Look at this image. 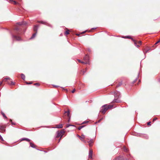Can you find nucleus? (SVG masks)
I'll return each instance as SVG.
<instances>
[{
    "label": "nucleus",
    "instance_id": "ea45409f",
    "mask_svg": "<svg viewBox=\"0 0 160 160\" xmlns=\"http://www.w3.org/2000/svg\"><path fill=\"white\" fill-rule=\"evenodd\" d=\"M75 89H73V90L72 91V93H74V92H75Z\"/></svg>",
    "mask_w": 160,
    "mask_h": 160
},
{
    "label": "nucleus",
    "instance_id": "4d7b16f0",
    "mask_svg": "<svg viewBox=\"0 0 160 160\" xmlns=\"http://www.w3.org/2000/svg\"><path fill=\"white\" fill-rule=\"evenodd\" d=\"M159 82H160V78L159 79Z\"/></svg>",
    "mask_w": 160,
    "mask_h": 160
},
{
    "label": "nucleus",
    "instance_id": "4be33fe9",
    "mask_svg": "<svg viewBox=\"0 0 160 160\" xmlns=\"http://www.w3.org/2000/svg\"><path fill=\"white\" fill-rule=\"evenodd\" d=\"M65 113H67V116L69 117H70V111L69 110H68L67 111H65Z\"/></svg>",
    "mask_w": 160,
    "mask_h": 160
},
{
    "label": "nucleus",
    "instance_id": "423d86ee",
    "mask_svg": "<svg viewBox=\"0 0 160 160\" xmlns=\"http://www.w3.org/2000/svg\"><path fill=\"white\" fill-rule=\"evenodd\" d=\"M12 37L13 38H15L17 41H19L21 40L19 36L12 35Z\"/></svg>",
    "mask_w": 160,
    "mask_h": 160
},
{
    "label": "nucleus",
    "instance_id": "79ce46f5",
    "mask_svg": "<svg viewBox=\"0 0 160 160\" xmlns=\"http://www.w3.org/2000/svg\"><path fill=\"white\" fill-rule=\"evenodd\" d=\"M138 44H142V42H141V41H138Z\"/></svg>",
    "mask_w": 160,
    "mask_h": 160
},
{
    "label": "nucleus",
    "instance_id": "c756f323",
    "mask_svg": "<svg viewBox=\"0 0 160 160\" xmlns=\"http://www.w3.org/2000/svg\"><path fill=\"white\" fill-rule=\"evenodd\" d=\"M123 150L124 151L126 152H127L128 151V149L126 148L125 147H124L123 148Z\"/></svg>",
    "mask_w": 160,
    "mask_h": 160
},
{
    "label": "nucleus",
    "instance_id": "2f4dec72",
    "mask_svg": "<svg viewBox=\"0 0 160 160\" xmlns=\"http://www.w3.org/2000/svg\"><path fill=\"white\" fill-rule=\"evenodd\" d=\"M61 134L65 132V131L63 130H62L60 132Z\"/></svg>",
    "mask_w": 160,
    "mask_h": 160
},
{
    "label": "nucleus",
    "instance_id": "7ed1b4c3",
    "mask_svg": "<svg viewBox=\"0 0 160 160\" xmlns=\"http://www.w3.org/2000/svg\"><path fill=\"white\" fill-rule=\"evenodd\" d=\"M83 59L85 62H88V63H89V58L88 56L87 55H86L84 57Z\"/></svg>",
    "mask_w": 160,
    "mask_h": 160
},
{
    "label": "nucleus",
    "instance_id": "c85d7f7f",
    "mask_svg": "<svg viewBox=\"0 0 160 160\" xmlns=\"http://www.w3.org/2000/svg\"><path fill=\"white\" fill-rule=\"evenodd\" d=\"M149 49H147L145 50V52H144V53L145 54L146 53L148 52L149 50Z\"/></svg>",
    "mask_w": 160,
    "mask_h": 160
},
{
    "label": "nucleus",
    "instance_id": "72a5a7b5",
    "mask_svg": "<svg viewBox=\"0 0 160 160\" xmlns=\"http://www.w3.org/2000/svg\"><path fill=\"white\" fill-rule=\"evenodd\" d=\"M26 83H27V84H32V82H26Z\"/></svg>",
    "mask_w": 160,
    "mask_h": 160
},
{
    "label": "nucleus",
    "instance_id": "052dcab7",
    "mask_svg": "<svg viewBox=\"0 0 160 160\" xmlns=\"http://www.w3.org/2000/svg\"><path fill=\"white\" fill-rule=\"evenodd\" d=\"M37 149L38 150H39V149Z\"/></svg>",
    "mask_w": 160,
    "mask_h": 160
},
{
    "label": "nucleus",
    "instance_id": "8fccbe9b",
    "mask_svg": "<svg viewBox=\"0 0 160 160\" xmlns=\"http://www.w3.org/2000/svg\"><path fill=\"white\" fill-rule=\"evenodd\" d=\"M69 119L68 120V122H69V121H70V117H69Z\"/></svg>",
    "mask_w": 160,
    "mask_h": 160
},
{
    "label": "nucleus",
    "instance_id": "39448f33",
    "mask_svg": "<svg viewBox=\"0 0 160 160\" xmlns=\"http://www.w3.org/2000/svg\"><path fill=\"white\" fill-rule=\"evenodd\" d=\"M5 131V128L2 126H0V132H1L4 133Z\"/></svg>",
    "mask_w": 160,
    "mask_h": 160
},
{
    "label": "nucleus",
    "instance_id": "e433bc0d",
    "mask_svg": "<svg viewBox=\"0 0 160 160\" xmlns=\"http://www.w3.org/2000/svg\"><path fill=\"white\" fill-rule=\"evenodd\" d=\"M0 138L1 139V141H4L2 137L0 135Z\"/></svg>",
    "mask_w": 160,
    "mask_h": 160
},
{
    "label": "nucleus",
    "instance_id": "13d9d810",
    "mask_svg": "<svg viewBox=\"0 0 160 160\" xmlns=\"http://www.w3.org/2000/svg\"><path fill=\"white\" fill-rule=\"evenodd\" d=\"M96 28H92V29H95Z\"/></svg>",
    "mask_w": 160,
    "mask_h": 160
},
{
    "label": "nucleus",
    "instance_id": "cd10ccee",
    "mask_svg": "<svg viewBox=\"0 0 160 160\" xmlns=\"http://www.w3.org/2000/svg\"><path fill=\"white\" fill-rule=\"evenodd\" d=\"M139 77V74H138V77L137 78H136L132 82V83H134L136 82V81L138 79V77Z\"/></svg>",
    "mask_w": 160,
    "mask_h": 160
},
{
    "label": "nucleus",
    "instance_id": "864d4df0",
    "mask_svg": "<svg viewBox=\"0 0 160 160\" xmlns=\"http://www.w3.org/2000/svg\"><path fill=\"white\" fill-rule=\"evenodd\" d=\"M15 34H16V35H18L19 34L18 33H15Z\"/></svg>",
    "mask_w": 160,
    "mask_h": 160
},
{
    "label": "nucleus",
    "instance_id": "49530a36",
    "mask_svg": "<svg viewBox=\"0 0 160 160\" xmlns=\"http://www.w3.org/2000/svg\"><path fill=\"white\" fill-rule=\"evenodd\" d=\"M160 42V40L159 41H158V42H157L156 43H155V44H157V43H158L159 42Z\"/></svg>",
    "mask_w": 160,
    "mask_h": 160
},
{
    "label": "nucleus",
    "instance_id": "a18cd8bd",
    "mask_svg": "<svg viewBox=\"0 0 160 160\" xmlns=\"http://www.w3.org/2000/svg\"><path fill=\"white\" fill-rule=\"evenodd\" d=\"M134 42V45L136 46L137 45L136 42L134 40V42Z\"/></svg>",
    "mask_w": 160,
    "mask_h": 160
},
{
    "label": "nucleus",
    "instance_id": "c03bdc74",
    "mask_svg": "<svg viewBox=\"0 0 160 160\" xmlns=\"http://www.w3.org/2000/svg\"><path fill=\"white\" fill-rule=\"evenodd\" d=\"M53 86L54 87H56V88L59 87V86H57V85H53Z\"/></svg>",
    "mask_w": 160,
    "mask_h": 160
},
{
    "label": "nucleus",
    "instance_id": "a878e982",
    "mask_svg": "<svg viewBox=\"0 0 160 160\" xmlns=\"http://www.w3.org/2000/svg\"><path fill=\"white\" fill-rule=\"evenodd\" d=\"M69 34V31L68 30L67 31H66L65 32V33H64V34L65 35H68Z\"/></svg>",
    "mask_w": 160,
    "mask_h": 160
},
{
    "label": "nucleus",
    "instance_id": "412c9836",
    "mask_svg": "<svg viewBox=\"0 0 160 160\" xmlns=\"http://www.w3.org/2000/svg\"><path fill=\"white\" fill-rule=\"evenodd\" d=\"M37 33V32H35L34 33L32 36L31 37V38H30V39H32L34 38L36 36V34Z\"/></svg>",
    "mask_w": 160,
    "mask_h": 160
},
{
    "label": "nucleus",
    "instance_id": "f8f14e48",
    "mask_svg": "<svg viewBox=\"0 0 160 160\" xmlns=\"http://www.w3.org/2000/svg\"><path fill=\"white\" fill-rule=\"evenodd\" d=\"M23 140H26L28 142H30L31 141V140L28 138H22L21 141H23Z\"/></svg>",
    "mask_w": 160,
    "mask_h": 160
},
{
    "label": "nucleus",
    "instance_id": "5701e85b",
    "mask_svg": "<svg viewBox=\"0 0 160 160\" xmlns=\"http://www.w3.org/2000/svg\"><path fill=\"white\" fill-rule=\"evenodd\" d=\"M85 126V125H82L80 126L78 128V129L79 130H80L81 129H82Z\"/></svg>",
    "mask_w": 160,
    "mask_h": 160
},
{
    "label": "nucleus",
    "instance_id": "bb28decb",
    "mask_svg": "<svg viewBox=\"0 0 160 160\" xmlns=\"http://www.w3.org/2000/svg\"><path fill=\"white\" fill-rule=\"evenodd\" d=\"M81 63H83V64H89V63H88V62H85L84 61V62H83V61H82V62H81Z\"/></svg>",
    "mask_w": 160,
    "mask_h": 160
},
{
    "label": "nucleus",
    "instance_id": "f03ea898",
    "mask_svg": "<svg viewBox=\"0 0 160 160\" xmlns=\"http://www.w3.org/2000/svg\"><path fill=\"white\" fill-rule=\"evenodd\" d=\"M113 106L111 105L105 104L102 107L100 111L103 113H105L108 109L111 108Z\"/></svg>",
    "mask_w": 160,
    "mask_h": 160
},
{
    "label": "nucleus",
    "instance_id": "473e14b6",
    "mask_svg": "<svg viewBox=\"0 0 160 160\" xmlns=\"http://www.w3.org/2000/svg\"><path fill=\"white\" fill-rule=\"evenodd\" d=\"M88 122V121H84L83 122H82V124H84L87 123Z\"/></svg>",
    "mask_w": 160,
    "mask_h": 160
},
{
    "label": "nucleus",
    "instance_id": "a19ab883",
    "mask_svg": "<svg viewBox=\"0 0 160 160\" xmlns=\"http://www.w3.org/2000/svg\"><path fill=\"white\" fill-rule=\"evenodd\" d=\"M150 123H151V122H148V123H147L148 125H151Z\"/></svg>",
    "mask_w": 160,
    "mask_h": 160
},
{
    "label": "nucleus",
    "instance_id": "6e6d98bb",
    "mask_svg": "<svg viewBox=\"0 0 160 160\" xmlns=\"http://www.w3.org/2000/svg\"><path fill=\"white\" fill-rule=\"evenodd\" d=\"M83 72V74H84V72Z\"/></svg>",
    "mask_w": 160,
    "mask_h": 160
},
{
    "label": "nucleus",
    "instance_id": "603ef678",
    "mask_svg": "<svg viewBox=\"0 0 160 160\" xmlns=\"http://www.w3.org/2000/svg\"><path fill=\"white\" fill-rule=\"evenodd\" d=\"M60 140H61V138H60L59 139V140H58V142H59L60 141Z\"/></svg>",
    "mask_w": 160,
    "mask_h": 160
},
{
    "label": "nucleus",
    "instance_id": "58836bf2",
    "mask_svg": "<svg viewBox=\"0 0 160 160\" xmlns=\"http://www.w3.org/2000/svg\"><path fill=\"white\" fill-rule=\"evenodd\" d=\"M15 30H16V31H18L19 30V29L18 28H16L15 29Z\"/></svg>",
    "mask_w": 160,
    "mask_h": 160
},
{
    "label": "nucleus",
    "instance_id": "680f3d73",
    "mask_svg": "<svg viewBox=\"0 0 160 160\" xmlns=\"http://www.w3.org/2000/svg\"><path fill=\"white\" fill-rule=\"evenodd\" d=\"M139 82H140V80H139Z\"/></svg>",
    "mask_w": 160,
    "mask_h": 160
},
{
    "label": "nucleus",
    "instance_id": "aec40b11",
    "mask_svg": "<svg viewBox=\"0 0 160 160\" xmlns=\"http://www.w3.org/2000/svg\"><path fill=\"white\" fill-rule=\"evenodd\" d=\"M11 79L8 77H6L4 79H3V81H6V80H10Z\"/></svg>",
    "mask_w": 160,
    "mask_h": 160
},
{
    "label": "nucleus",
    "instance_id": "c9c22d12",
    "mask_svg": "<svg viewBox=\"0 0 160 160\" xmlns=\"http://www.w3.org/2000/svg\"><path fill=\"white\" fill-rule=\"evenodd\" d=\"M34 85H37V86H39L40 85L38 83H35L34 84Z\"/></svg>",
    "mask_w": 160,
    "mask_h": 160
},
{
    "label": "nucleus",
    "instance_id": "2eb2a0df",
    "mask_svg": "<svg viewBox=\"0 0 160 160\" xmlns=\"http://www.w3.org/2000/svg\"><path fill=\"white\" fill-rule=\"evenodd\" d=\"M61 133L59 132V131H58L57 132V136H56L57 138H58L60 136H61Z\"/></svg>",
    "mask_w": 160,
    "mask_h": 160
},
{
    "label": "nucleus",
    "instance_id": "0eeeda50",
    "mask_svg": "<svg viewBox=\"0 0 160 160\" xmlns=\"http://www.w3.org/2000/svg\"><path fill=\"white\" fill-rule=\"evenodd\" d=\"M93 152L91 150H90L89 151L88 157L89 158H92Z\"/></svg>",
    "mask_w": 160,
    "mask_h": 160
},
{
    "label": "nucleus",
    "instance_id": "9d476101",
    "mask_svg": "<svg viewBox=\"0 0 160 160\" xmlns=\"http://www.w3.org/2000/svg\"><path fill=\"white\" fill-rule=\"evenodd\" d=\"M140 136L146 139L148 138V137L147 135L145 134H141L140 135Z\"/></svg>",
    "mask_w": 160,
    "mask_h": 160
},
{
    "label": "nucleus",
    "instance_id": "f3484780",
    "mask_svg": "<svg viewBox=\"0 0 160 160\" xmlns=\"http://www.w3.org/2000/svg\"><path fill=\"white\" fill-rule=\"evenodd\" d=\"M30 147L32 148H35V147L36 146L35 144L31 142H30Z\"/></svg>",
    "mask_w": 160,
    "mask_h": 160
},
{
    "label": "nucleus",
    "instance_id": "de8ad7c7",
    "mask_svg": "<svg viewBox=\"0 0 160 160\" xmlns=\"http://www.w3.org/2000/svg\"><path fill=\"white\" fill-rule=\"evenodd\" d=\"M78 61L79 62L81 63V62H82V61H81L80 60L78 59Z\"/></svg>",
    "mask_w": 160,
    "mask_h": 160
},
{
    "label": "nucleus",
    "instance_id": "9b49d317",
    "mask_svg": "<svg viewBox=\"0 0 160 160\" xmlns=\"http://www.w3.org/2000/svg\"><path fill=\"white\" fill-rule=\"evenodd\" d=\"M55 128H62V124L57 125Z\"/></svg>",
    "mask_w": 160,
    "mask_h": 160
},
{
    "label": "nucleus",
    "instance_id": "7c9ffc66",
    "mask_svg": "<svg viewBox=\"0 0 160 160\" xmlns=\"http://www.w3.org/2000/svg\"><path fill=\"white\" fill-rule=\"evenodd\" d=\"M70 126H74V125H72V124H68V125H67L66 127L67 128H68V127H69Z\"/></svg>",
    "mask_w": 160,
    "mask_h": 160
},
{
    "label": "nucleus",
    "instance_id": "f257e3e1",
    "mask_svg": "<svg viewBox=\"0 0 160 160\" xmlns=\"http://www.w3.org/2000/svg\"><path fill=\"white\" fill-rule=\"evenodd\" d=\"M114 96L115 97V99L113 101V102H117L119 103L121 101L119 98L120 97V92L118 91H116L114 93Z\"/></svg>",
    "mask_w": 160,
    "mask_h": 160
},
{
    "label": "nucleus",
    "instance_id": "6ab92c4d",
    "mask_svg": "<svg viewBox=\"0 0 160 160\" xmlns=\"http://www.w3.org/2000/svg\"><path fill=\"white\" fill-rule=\"evenodd\" d=\"M21 77L22 80H25V77L24 75L22 73L21 75Z\"/></svg>",
    "mask_w": 160,
    "mask_h": 160
},
{
    "label": "nucleus",
    "instance_id": "6e6552de",
    "mask_svg": "<svg viewBox=\"0 0 160 160\" xmlns=\"http://www.w3.org/2000/svg\"><path fill=\"white\" fill-rule=\"evenodd\" d=\"M114 160H124V159L122 157L119 156L117 158L114 159Z\"/></svg>",
    "mask_w": 160,
    "mask_h": 160
},
{
    "label": "nucleus",
    "instance_id": "3c124183",
    "mask_svg": "<svg viewBox=\"0 0 160 160\" xmlns=\"http://www.w3.org/2000/svg\"><path fill=\"white\" fill-rule=\"evenodd\" d=\"M2 83V82H0V86H1Z\"/></svg>",
    "mask_w": 160,
    "mask_h": 160
},
{
    "label": "nucleus",
    "instance_id": "4c0bfd02",
    "mask_svg": "<svg viewBox=\"0 0 160 160\" xmlns=\"http://www.w3.org/2000/svg\"><path fill=\"white\" fill-rule=\"evenodd\" d=\"M10 121L12 122L11 123L12 125H15V123L12 122L11 119H10Z\"/></svg>",
    "mask_w": 160,
    "mask_h": 160
},
{
    "label": "nucleus",
    "instance_id": "20e7f679",
    "mask_svg": "<svg viewBox=\"0 0 160 160\" xmlns=\"http://www.w3.org/2000/svg\"><path fill=\"white\" fill-rule=\"evenodd\" d=\"M38 22L39 23H42V24H45L47 26H49L50 27L51 26L49 24L47 23V22L45 21H38Z\"/></svg>",
    "mask_w": 160,
    "mask_h": 160
},
{
    "label": "nucleus",
    "instance_id": "09e8293b",
    "mask_svg": "<svg viewBox=\"0 0 160 160\" xmlns=\"http://www.w3.org/2000/svg\"><path fill=\"white\" fill-rule=\"evenodd\" d=\"M136 46V47H138H138H139V45H137Z\"/></svg>",
    "mask_w": 160,
    "mask_h": 160
},
{
    "label": "nucleus",
    "instance_id": "ddd939ff",
    "mask_svg": "<svg viewBox=\"0 0 160 160\" xmlns=\"http://www.w3.org/2000/svg\"><path fill=\"white\" fill-rule=\"evenodd\" d=\"M88 142H89V147H91L92 146V143H93V142L92 140H91L89 141H88Z\"/></svg>",
    "mask_w": 160,
    "mask_h": 160
},
{
    "label": "nucleus",
    "instance_id": "a211bd4d",
    "mask_svg": "<svg viewBox=\"0 0 160 160\" xmlns=\"http://www.w3.org/2000/svg\"><path fill=\"white\" fill-rule=\"evenodd\" d=\"M10 1L11 3H13L14 4H19V3L18 2H17L15 1H13L12 0H10Z\"/></svg>",
    "mask_w": 160,
    "mask_h": 160
},
{
    "label": "nucleus",
    "instance_id": "393cba45",
    "mask_svg": "<svg viewBox=\"0 0 160 160\" xmlns=\"http://www.w3.org/2000/svg\"><path fill=\"white\" fill-rule=\"evenodd\" d=\"M122 84V82H119V83L118 84V85L117 86H116V87L117 88H118L119 86H120Z\"/></svg>",
    "mask_w": 160,
    "mask_h": 160
},
{
    "label": "nucleus",
    "instance_id": "dca6fc26",
    "mask_svg": "<svg viewBox=\"0 0 160 160\" xmlns=\"http://www.w3.org/2000/svg\"><path fill=\"white\" fill-rule=\"evenodd\" d=\"M38 29V26L37 25H36L34 27V28H33L34 31L36 32H37Z\"/></svg>",
    "mask_w": 160,
    "mask_h": 160
},
{
    "label": "nucleus",
    "instance_id": "4468645a",
    "mask_svg": "<svg viewBox=\"0 0 160 160\" xmlns=\"http://www.w3.org/2000/svg\"><path fill=\"white\" fill-rule=\"evenodd\" d=\"M18 25H25L26 24V22H18L17 23Z\"/></svg>",
    "mask_w": 160,
    "mask_h": 160
},
{
    "label": "nucleus",
    "instance_id": "1a4fd4ad",
    "mask_svg": "<svg viewBox=\"0 0 160 160\" xmlns=\"http://www.w3.org/2000/svg\"><path fill=\"white\" fill-rule=\"evenodd\" d=\"M122 38H129V39H132V40L134 42V40L132 38L130 37V36H127L125 37H122Z\"/></svg>",
    "mask_w": 160,
    "mask_h": 160
},
{
    "label": "nucleus",
    "instance_id": "f704fd0d",
    "mask_svg": "<svg viewBox=\"0 0 160 160\" xmlns=\"http://www.w3.org/2000/svg\"><path fill=\"white\" fill-rule=\"evenodd\" d=\"M15 83L13 82L12 81H11V83L10 84L11 85H14L15 84Z\"/></svg>",
    "mask_w": 160,
    "mask_h": 160
},
{
    "label": "nucleus",
    "instance_id": "5fc2aeb1",
    "mask_svg": "<svg viewBox=\"0 0 160 160\" xmlns=\"http://www.w3.org/2000/svg\"><path fill=\"white\" fill-rule=\"evenodd\" d=\"M76 35H77V36H79V34H76Z\"/></svg>",
    "mask_w": 160,
    "mask_h": 160
},
{
    "label": "nucleus",
    "instance_id": "e2e57ef3",
    "mask_svg": "<svg viewBox=\"0 0 160 160\" xmlns=\"http://www.w3.org/2000/svg\"><path fill=\"white\" fill-rule=\"evenodd\" d=\"M61 88H63L62 87H61Z\"/></svg>",
    "mask_w": 160,
    "mask_h": 160
},
{
    "label": "nucleus",
    "instance_id": "37998d69",
    "mask_svg": "<svg viewBox=\"0 0 160 160\" xmlns=\"http://www.w3.org/2000/svg\"><path fill=\"white\" fill-rule=\"evenodd\" d=\"M157 119V118H153V121H154Z\"/></svg>",
    "mask_w": 160,
    "mask_h": 160
},
{
    "label": "nucleus",
    "instance_id": "bf43d9fd",
    "mask_svg": "<svg viewBox=\"0 0 160 160\" xmlns=\"http://www.w3.org/2000/svg\"><path fill=\"white\" fill-rule=\"evenodd\" d=\"M66 91H68L67 89H66Z\"/></svg>",
    "mask_w": 160,
    "mask_h": 160
},
{
    "label": "nucleus",
    "instance_id": "b1692460",
    "mask_svg": "<svg viewBox=\"0 0 160 160\" xmlns=\"http://www.w3.org/2000/svg\"><path fill=\"white\" fill-rule=\"evenodd\" d=\"M1 113L2 114V115L4 118H7V117L5 115V114L3 112H1Z\"/></svg>",
    "mask_w": 160,
    "mask_h": 160
}]
</instances>
